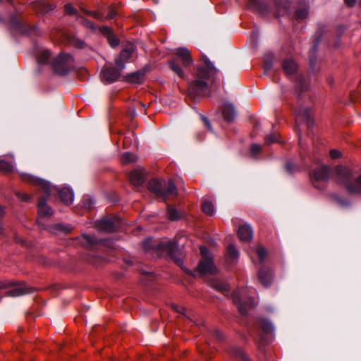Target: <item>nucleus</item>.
<instances>
[{"mask_svg": "<svg viewBox=\"0 0 361 361\" xmlns=\"http://www.w3.org/2000/svg\"><path fill=\"white\" fill-rule=\"evenodd\" d=\"M203 62L204 65L198 68L194 80L188 85V95L193 99L206 95L209 86L214 83L219 74L218 70L207 57L203 56Z\"/></svg>", "mask_w": 361, "mask_h": 361, "instance_id": "f257e3e1", "label": "nucleus"}, {"mask_svg": "<svg viewBox=\"0 0 361 361\" xmlns=\"http://www.w3.org/2000/svg\"><path fill=\"white\" fill-rule=\"evenodd\" d=\"M336 180L344 185L350 193H361V175L355 178L353 172L345 166L336 168Z\"/></svg>", "mask_w": 361, "mask_h": 361, "instance_id": "f03ea898", "label": "nucleus"}, {"mask_svg": "<svg viewBox=\"0 0 361 361\" xmlns=\"http://www.w3.org/2000/svg\"><path fill=\"white\" fill-rule=\"evenodd\" d=\"M148 189L157 197L168 198L175 196L177 190L171 180H151L148 183Z\"/></svg>", "mask_w": 361, "mask_h": 361, "instance_id": "7ed1b4c3", "label": "nucleus"}, {"mask_svg": "<svg viewBox=\"0 0 361 361\" xmlns=\"http://www.w3.org/2000/svg\"><path fill=\"white\" fill-rule=\"evenodd\" d=\"M202 259L200 261L197 269L193 272L185 269V271L189 274L195 276L197 273L200 274H214L216 272V268L214 264L213 259L210 257L209 250L205 246L200 247Z\"/></svg>", "mask_w": 361, "mask_h": 361, "instance_id": "20e7f679", "label": "nucleus"}, {"mask_svg": "<svg viewBox=\"0 0 361 361\" xmlns=\"http://www.w3.org/2000/svg\"><path fill=\"white\" fill-rule=\"evenodd\" d=\"M330 176V169L326 165L317 167L310 174L313 185L319 190L324 188V183Z\"/></svg>", "mask_w": 361, "mask_h": 361, "instance_id": "39448f33", "label": "nucleus"}, {"mask_svg": "<svg viewBox=\"0 0 361 361\" xmlns=\"http://www.w3.org/2000/svg\"><path fill=\"white\" fill-rule=\"evenodd\" d=\"M72 64L73 58L68 54H61L52 61L54 71L59 75L67 74Z\"/></svg>", "mask_w": 361, "mask_h": 361, "instance_id": "423d86ee", "label": "nucleus"}, {"mask_svg": "<svg viewBox=\"0 0 361 361\" xmlns=\"http://www.w3.org/2000/svg\"><path fill=\"white\" fill-rule=\"evenodd\" d=\"M233 300L242 314H246L247 308L252 307L255 305V299L252 298H247L244 290L235 291L233 294Z\"/></svg>", "mask_w": 361, "mask_h": 361, "instance_id": "0eeeda50", "label": "nucleus"}, {"mask_svg": "<svg viewBox=\"0 0 361 361\" xmlns=\"http://www.w3.org/2000/svg\"><path fill=\"white\" fill-rule=\"evenodd\" d=\"M78 240L79 243H80L82 246L87 247H92L95 245L101 244L104 245V247L114 249L115 247L114 245V242L111 239H97L95 237L87 235V234H82L81 236L78 237Z\"/></svg>", "mask_w": 361, "mask_h": 361, "instance_id": "6e6552de", "label": "nucleus"}, {"mask_svg": "<svg viewBox=\"0 0 361 361\" xmlns=\"http://www.w3.org/2000/svg\"><path fill=\"white\" fill-rule=\"evenodd\" d=\"M32 288L28 287L25 283L13 286L8 289H6V284L1 281V297L3 295L13 297L20 296L32 293Z\"/></svg>", "mask_w": 361, "mask_h": 361, "instance_id": "1a4fd4ad", "label": "nucleus"}, {"mask_svg": "<svg viewBox=\"0 0 361 361\" xmlns=\"http://www.w3.org/2000/svg\"><path fill=\"white\" fill-rule=\"evenodd\" d=\"M121 225L120 219L116 216L104 218L97 221L96 226L100 231L111 233L115 231Z\"/></svg>", "mask_w": 361, "mask_h": 361, "instance_id": "9d476101", "label": "nucleus"}, {"mask_svg": "<svg viewBox=\"0 0 361 361\" xmlns=\"http://www.w3.org/2000/svg\"><path fill=\"white\" fill-rule=\"evenodd\" d=\"M295 114L297 122L305 123L307 128H310L313 125V119L312 118L310 109L305 106L301 104H298L295 110Z\"/></svg>", "mask_w": 361, "mask_h": 361, "instance_id": "9b49d317", "label": "nucleus"}, {"mask_svg": "<svg viewBox=\"0 0 361 361\" xmlns=\"http://www.w3.org/2000/svg\"><path fill=\"white\" fill-rule=\"evenodd\" d=\"M123 69H120L118 67L104 66L102 71V80L108 84L114 82L120 78L121 71Z\"/></svg>", "mask_w": 361, "mask_h": 361, "instance_id": "f8f14e48", "label": "nucleus"}, {"mask_svg": "<svg viewBox=\"0 0 361 361\" xmlns=\"http://www.w3.org/2000/svg\"><path fill=\"white\" fill-rule=\"evenodd\" d=\"M157 247L158 249L166 252L169 255L174 259L178 265L182 266V259L180 257H176L177 245L175 242L171 240L163 242L159 244Z\"/></svg>", "mask_w": 361, "mask_h": 361, "instance_id": "ddd939ff", "label": "nucleus"}, {"mask_svg": "<svg viewBox=\"0 0 361 361\" xmlns=\"http://www.w3.org/2000/svg\"><path fill=\"white\" fill-rule=\"evenodd\" d=\"M135 50V46L133 44H127L122 49L120 56L115 59V63L120 69L125 68V62L131 57Z\"/></svg>", "mask_w": 361, "mask_h": 361, "instance_id": "4468645a", "label": "nucleus"}, {"mask_svg": "<svg viewBox=\"0 0 361 361\" xmlns=\"http://www.w3.org/2000/svg\"><path fill=\"white\" fill-rule=\"evenodd\" d=\"M25 179V181H27L30 183H32L40 187L42 190L47 196L50 195L52 193L53 190H55V188L52 187L49 182L39 178L34 177L30 175H26Z\"/></svg>", "mask_w": 361, "mask_h": 361, "instance_id": "2eb2a0df", "label": "nucleus"}, {"mask_svg": "<svg viewBox=\"0 0 361 361\" xmlns=\"http://www.w3.org/2000/svg\"><path fill=\"white\" fill-rule=\"evenodd\" d=\"M247 8L253 11L261 14H266L269 12V5L264 0H246Z\"/></svg>", "mask_w": 361, "mask_h": 361, "instance_id": "dca6fc26", "label": "nucleus"}, {"mask_svg": "<svg viewBox=\"0 0 361 361\" xmlns=\"http://www.w3.org/2000/svg\"><path fill=\"white\" fill-rule=\"evenodd\" d=\"M176 54L179 57L183 66L187 67L192 63L189 50L185 47L178 48Z\"/></svg>", "mask_w": 361, "mask_h": 361, "instance_id": "f3484780", "label": "nucleus"}, {"mask_svg": "<svg viewBox=\"0 0 361 361\" xmlns=\"http://www.w3.org/2000/svg\"><path fill=\"white\" fill-rule=\"evenodd\" d=\"M238 235L242 241L248 242L252 238L253 231L250 225L244 224L239 226Z\"/></svg>", "mask_w": 361, "mask_h": 361, "instance_id": "a211bd4d", "label": "nucleus"}, {"mask_svg": "<svg viewBox=\"0 0 361 361\" xmlns=\"http://www.w3.org/2000/svg\"><path fill=\"white\" fill-rule=\"evenodd\" d=\"M130 183L136 186L143 183L145 180V173L142 169H135L132 171L129 175Z\"/></svg>", "mask_w": 361, "mask_h": 361, "instance_id": "6ab92c4d", "label": "nucleus"}, {"mask_svg": "<svg viewBox=\"0 0 361 361\" xmlns=\"http://www.w3.org/2000/svg\"><path fill=\"white\" fill-rule=\"evenodd\" d=\"M259 281L265 287H268L271 283V271L269 269L262 267L259 270L258 274Z\"/></svg>", "mask_w": 361, "mask_h": 361, "instance_id": "aec40b11", "label": "nucleus"}, {"mask_svg": "<svg viewBox=\"0 0 361 361\" xmlns=\"http://www.w3.org/2000/svg\"><path fill=\"white\" fill-rule=\"evenodd\" d=\"M282 68L285 73L290 75L296 72L298 69V64L293 59L288 58L283 61Z\"/></svg>", "mask_w": 361, "mask_h": 361, "instance_id": "412c9836", "label": "nucleus"}, {"mask_svg": "<svg viewBox=\"0 0 361 361\" xmlns=\"http://www.w3.org/2000/svg\"><path fill=\"white\" fill-rule=\"evenodd\" d=\"M61 200L65 204H70L74 199L73 192L69 188H63L58 191Z\"/></svg>", "mask_w": 361, "mask_h": 361, "instance_id": "4be33fe9", "label": "nucleus"}, {"mask_svg": "<svg viewBox=\"0 0 361 361\" xmlns=\"http://www.w3.org/2000/svg\"><path fill=\"white\" fill-rule=\"evenodd\" d=\"M37 207L39 217H49L53 214L51 209L46 204V200L44 199L39 200Z\"/></svg>", "mask_w": 361, "mask_h": 361, "instance_id": "5701e85b", "label": "nucleus"}, {"mask_svg": "<svg viewBox=\"0 0 361 361\" xmlns=\"http://www.w3.org/2000/svg\"><path fill=\"white\" fill-rule=\"evenodd\" d=\"M222 114L226 121H232L235 117V109L233 106L229 103L225 104L222 109Z\"/></svg>", "mask_w": 361, "mask_h": 361, "instance_id": "b1692460", "label": "nucleus"}, {"mask_svg": "<svg viewBox=\"0 0 361 361\" xmlns=\"http://www.w3.org/2000/svg\"><path fill=\"white\" fill-rule=\"evenodd\" d=\"M145 71L141 70L136 72H134L130 75H128L125 77V79L126 81L134 83V84H138L140 83L144 78L145 75Z\"/></svg>", "mask_w": 361, "mask_h": 361, "instance_id": "393cba45", "label": "nucleus"}, {"mask_svg": "<svg viewBox=\"0 0 361 361\" xmlns=\"http://www.w3.org/2000/svg\"><path fill=\"white\" fill-rule=\"evenodd\" d=\"M226 257L229 263H233L238 259V251L233 245H230L228 246Z\"/></svg>", "mask_w": 361, "mask_h": 361, "instance_id": "a878e982", "label": "nucleus"}, {"mask_svg": "<svg viewBox=\"0 0 361 361\" xmlns=\"http://www.w3.org/2000/svg\"><path fill=\"white\" fill-rule=\"evenodd\" d=\"M296 88L300 92L305 91L308 89L309 82L302 75L296 76Z\"/></svg>", "mask_w": 361, "mask_h": 361, "instance_id": "bb28decb", "label": "nucleus"}, {"mask_svg": "<svg viewBox=\"0 0 361 361\" xmlns=\"http://www.w3.org/2000/svg\"><path fill=\"white\" fill-rule=\"evenodd\" d=\"M211 286L213 288H214L224 294L226 293L229 290L228 284H226L222 281H220L219 280H213L211 282Z\"/></svg>", "mask_w": 361, "mask_h": 361, "instance_id": "cd10ccee", "label": "nucleus"}, {"mask_svg": "<svg viewBox=\"0 0 361 361\" xmlns=\"http://www.w3.org/2000/svg\"><path fill=\"white\" fill-rule=\"evenodd\" d=\"M252 252L257 256L258 261L260 263L264 262L267 254V250L262 245H257L252 249Z\"/></svg>", "mask_w": 361, "mask_h": 361, "instance_id": "c85d7f7f", "label": "nucleus"}, {"mask_svg": "<svg viewBox=\"0 0 361 361\" xmlns=\"http://www.w3.org/2000/svg\"><path fill=\"white\" fill-rule=\"evenodd\" d=\"M309 9L306 4L300 5L296 11L295 16L299 20H303L308 16Z\"/></svg>", "mask_w": 361, "mask_h": 361, "instance_id": "c756f323", "label": "nucleus"}, {"mask_svg": "<svg viewBox=\"0 0 361 361\" xmlns=\"http://www.w3.org/2000/svg\"><path fill=\"white\" fill-rule=\"evenodd\" d=\"M183 214L181 212L178 211L175 207L172 206L168 207V216L171 221H176L182 217Z\"/></svg>", "mask_w": 361, "mask_h": 361, "instance_id": "7c9ffc66", "label": "nucleus"}, {"mask_svg": "<svg viewBox=\"0 0 361 361\" xmlns=\"http://www.w3.org/2000/svg\"><path fill=\"white\" fill-rule=\"evenodd\" d=\"M202 209L207 215L212 216L215 213V209L213 204L209 201H204L202 204Z\"/></svg>", "mask_w": 361, "mask_h": 361, "instance_id": "2f4dec72", "label": "nucleus"}, {"mask_svg": "<svg viewBox=\"0 0 361 361\" xmlns=\"http://www.w3.org/2000/svg\"><path fill=\"white\" fill-rule=\"evenodd\" d=\"M1 171L9 172L13 169V160L12 158H9L8 161L6 160V157L1 159Z\"/></svg>", "mask_w": 361, "mask_h": 361, "instance_id": "473e14b6", "label": "nucleus"}, {"mask_svg": "<svg viewBox=\"0 0 361 361\" xmlns=\"http://www.w3.org/2000/svg\"><path fill=\"white\" fill-rule=\"evenodd\" d=\"M170 68L171 70L177 74L179 77L183 78L184 77V73L181 68L179 66L178 63L175 60H171L169 61Z\"/></svg>", "mask_w": 361, "mask_h": 361, "instance_id": "72a5a7b5", "label": "nucleus"}, {"mask_svg": "<svg viewBox=\"0 0 361 361\" xmlns=\"http://www.w3.org/2000/svg\"><path fill=\"white\" fill-rule=\"evenodd\" d=\"M50 53L48 50H43L41 51L37 57V61L41 64H46L49 62Z\"/></svg>", "mask_w": 361, "mask_h": 361, "instance_id": "f704fd0d", "label": "nucleus"}, {"mask_svg": "<svg viewBox=\"0 0 361 361\" xmlns=\"http://www.w3.org/2000/svg\"><path fill=\"white\" fill-rule=\"evenodd\" d=\"M260 326L262 329V330L266 333H272L274 331V326L272 324L267 320L261 321Z\"/></svg>", "mask_w": 361, "mask_h": 361, "instance_id": "c9c22d12", "label": "nucleus"}, {"mask_svg": "<svg viewBox=\"0 0 361 361\" xmlns=\"http://www.w3.org/2000/svg\"><path fill=\"white\" fill-rule=\"evenodd\" d=\"M172 308L176 312L181 314L184 315L185 317H186L187 318L190 319V316H189L188 311L185 307L179 306L178 305H172Z\"/></svg>", "mask_w": 361, "mask_h": 361, "instance_id": "e433bc0d", "label": "nucleus"}, {"mask_svg": "<svg viewBox=\"0 0 361 361\" xmlns=\"http://www.w3.org/2000/svg\"><path fill=\"white\" fill-rule=\"evenodd\" d=\"M279 8V12L283 15L288 12L290 8V2L287 1L281 4L277 5Z\"/></svg>", "mask_w": 361, "mask_h": 361, "instance_id": "4c0bfd02", "label": "nucleus"}, {"mask_svg": "<svg viewBox=\"0 0 361 361\" xmlns=\"http://www.w3.org/2000/svg\"><path fill=\"white\" fill-rule=\"evenodd\" d=\"M80 19L81 24H82L85 27H87L92 30H96L97 27L92 22L83 18H80Z\"/></svg>", "mask_w": 361, "mask_h": 361, "instance_id": "58836bf2", "label": "nucleus"}, {"mask_svg": "<svg viewBox=\"0 0 361 361\" xmlns=\"http://www.w3.org/2000/svg\"><path fill=\"white\" fill-rule=\"evenodd\" d=\"M235 356L240 361H250L248 356L243 350L240 349L235 350Z\"/></svg>", "mask_w": 361, "mask_h": 361, "instance_id": "ea45409f", "label": "nucleus"}, {"mask_svg": "<svg viewBox=\"0 0 361 361\" xmlns=\"http://www.w3.org/2000/svg\"><path fill=\"white\" fill-rule=\"evenodd\" d=\"M54 228L56 231H59L62 232V233H68L72 229V228L71 226H64V225L60 224H56L54 226Z\"/></svg>", "mask_w": 361, "mask_h": 361, "instance_id": "a19ab883", "label": "nucleus"}, {"mask_svg": "<svg viewBox=\"0 0 361 361\" xmlns=\"http://www.w3.org/2000/svg\"><path fill=\"white\" fill-rule=\"evenodd\" d=\"M11 23L15 29L20 32L23 31L21 23L16 17L12 18Z\"/></svg>", "mask_w": 361, "mask_h": 361, "instance_id": "79ce46f5", "label": "nucleus"}, {"mask_svg": "<svg viewBox=\"0 0 361 361\" xmlns=\"http://www.w3.org/2000/svg\"><path fill=\"white\" fill-rule=\"evenodd\" d=\"M109 43L112 47H116L118 45V39L114 37L112 34L108 35Z\"/></svg>", "mask_w": 361, "mask_h": 361, "instance_id": "37998d69", "label": "nucleus"}, {"mask_svg": "<svg viewBox=\"0 0 361 361\" xmlns=\"http://www.w3.org/2000/svg\"><path fill=\"white\" fill-rule=\"evenodd\" d=\"M123 160L124 163L133 162L135 161L134 155L126 152L123 155Z\"/></svg>", "mask_w": 361, "mask_h": 361, "instance_id": "c03bdc74", "label": "nucleus"}, {"mask_svg": "<svg viewBox=\"0 0 361 361\" xmlns=\"http://www.w3.org/2000/svg\"><path fill=\"white\" fill-rule=\"evenodd\" d=\"M261 145L257 144H253L250 147V152L252 155L255 156L261 151Z\"/></svg>", "mask_w": 361, "mask_h": 361, "instance_id": "a18cd8bd", "label": "nucleus"}, {"mask_svg": "<svg viewBox=\"0 0 361 361\" xmlns=\"http://www.w3.org/2000/svg\"><path fill=\"white\" fill-rule=\"evenodd\" d=\"M278 142V138H277L276 135L274 134L268 135L265 137V142L267 144H271V143H274V142Z\"/></svg>", "mask_w": 361, "mask_h": 361, "instance_id": "49530a36", "label": "nucleus"}, {"mask_svg": "<svg viewBox=\"0 0 361 361\" xmlns=\"http://www.w3.org/2000/svg\"><path fill=\"white\" fill-rule=\"evenodd\" d=\"M64 9H65L66 13L68 14H70V15H73L76 13V11L75 10V8L70 4H66L64 6Z\"/></svg>", "mask_w": 361, "mask_h": 361, "instance_id": "de8ad7c7", "label": "nucleus"}, {"mask_svg": "<svg viewBox=\"0 0 361 361\" xmlns=\"http://www.w3.org/2000/svg\"><path fill=\"white\" fill-rule=\"evenodd\" d=\"M87 15H90V16H92V17H94V18L97 19V20H102V15L97 12V11H85Z\"/></svg>", "mask_w": 361, "mask_h": 361, "instance_id": "09e8293b", "label": "nucleus"}, {"mask_svg": "<svg viewBox=\"0 0 361 361\" xmlns=\"http://www.w3.org/2000/svg\"><path fill=\"white\" fill-rule=\"evenodd\" d=\"M18 197L24 202H28L31 199V195L25 193H18Z\"/></svg>", "mask_w": 361, "mask_h": 361, "instance_id": "8fccbe9b", "label": "nucleus"}, {"mask_svg": "<svg viewBox=\"0 0 361 361\" xmlns=\"http://www.w3.org/2000/svg\"><path fill=\"white\" fill-rule=\"evenodd\" d=\"M330 156L332 159H338L341 156V153L337 149H331Z\"/></svg>", "mask_w": 361, "mask_h": 361, "instance_id": "3c124183", "label": "nucleus"}, {"mask_svg": "<svg viewBox=\"0 0 361 361\" xmlns=\"http://www.w3.org/2000/svg\"><path fill=\"white\" fill-rule=\"evenodd\" d=\"M100 31H101V32H102L104 35H109L111 34V30L107 26L101 27Z\"/></svg>", "mask_w": 361, "mask_h": 361, "instance_id": "603ef678", "label": "nucleus"}, {"mask_svg": "<svg viewBox=\"0 0 361 361\" xmlns=\"http://www.w3.org/2000/svg\"><path fill=\"white\" fill-rule=\"evenodd\" d=\"M334 199L338 202V204H340L341 206H346V205H348V203H347L346 201L342 200L341 198L338 197L336 195H334Z\"/></svg>", "mask_w": 361, "mask_h": 361, "instance_id": "864d4df0", "label": "nucleus"}, {"mask_svg": "<svg viewBox=\"0 0 361 361\" xmlns=\"http://www.w3.org/2000/svg\"><path fill=\"white\" fill-rule=\"evenodd\" d=\"M75 46L78 48H82L84 47V42L80 40V39H75L73 42Z\"/></svg>", "mask_w": 361, "mask_h": 361, "instance_id": "5fc2aeb1", "label": "nucleus"}, {"mask_svg": "<svg viewBox=\"0 0 361 361\" xmlns=\"http://www.w3.org/2000/svg\"><path fill=\"white\" fill-rule=\"evenodd\" d=\"M294 165L290 162H287L286 164V169L288 172L291 173L293 171Z\"/></svg>", "mask_w": 361, "mask_h": 361, "instance_id": "6e6d98bb", "label": "nucleus"}, {"mask_svg": "<svg viewBox=\"0 0 361 361\" xmlns=\"http://www.w3.org/2000/svg\"><path fill=\"white\" fill-rule=\"evenodd\" d=\"M116 15V11L114 9H111L106 18L107 19H112V18H115Z\"/></svg>", "mask_w": 361, "mask_h": 361, "instance_id": "4d7b16f0", "label": "nucleus"}, {"mask_svg": "<svg viewBox=\"0 0 361 361\" xmlns=\"http://www.w3.org/2000/svg\"><path fill=\"white\" fill-rule=\"evenodd\" d=\"M202 120H203L206 127L207 128V129L209 130H212V126H211L209 121H208V119L207 118L202 116Z\"/></svg>", "mask_w": 361, "mask_h": 361, "instance_id": "13d9d810", "label": "nucleus"}, {"mask_svg": "<svg viewBox=\"0 0 361 361\" xmlns=\"http://www.w3.org/2000/svg\"><path fill=\"white\" fill-rule=\"evenodd\" d=\"M319 39H317L314 42V43L313 46H312V50L310 51V53H311V54H314V53L316 51L317 46V45H318V44H319Z\"/></svg>", "mask_w": 361, "mask_h": 361, "instance_id": "bf43d9fd", "label": "nucleus"}, {"mask_svg": "<svg viewBox=\"0 0 361 361\" xmlns=\"http://www.w3.org/2000/svg\"><path fill=\"white\" fill-rule=\"evenodd\" d=\"M345 3L348 6H353L356 3L357 0H344Z\"/></svg>", "mask_w": 361, "mask_h": 361, "instance_id": "052dcab7", "label": "nucleus"}, {"mask_svg": "<svg viewBox=\"0 0 361 361\" xmlns=\"http://www.w3.org/2000/svg\"><path fill=\"white\" fill-rule=\"evenodd\" d=\"M149 240H146V241H145V242H144V243H143V247H144V248H145V250H149V249H150V247H149Z\"/></svg>", "mask_w": 361, "mask_h": 361, "instance_id": "680f3d73", "label": "nucleus"}, {"mask_svg": "<svg viewBox=\"0 0 361 361\" xmlns=\"http://www.w3.org/2000/svg\"><path fill=\"white\" fill-rule=\"evenodd\" d=\"M315 63V60L312 58H310V63L311 65H313Z\"/></svg>", "mask_w": 361, "mask_h": 361, "instance_id": "e2e57ef3", "label": "nucleus"}, {"mask_svg": "<svg viewBox=\"0 0 361 361\" xmlns=\"http://www.w3.org/2000/svg\"><path fill=\"white\" fill-rule=\"evenodd\" d=\"M83 206L85 207H88V208H90L91 207V203H90V204H85V202L83 203Z\"/></svg>", "mask_w": 361, "mask_h": 361, "instance_id": "0e129e2a", "label": "nucleus"}, {"mask_svg": "<svg viewBox=\"0 0 361 361\" xmlns=\"http://www.w3.org/2000/svg\"><path fill=\"white\" fill-rule=\"evenodd\" d=\"M251 257L252 259V261L255 263V259H254V257H253L252 254H251Z\"/></svg>", "mask_w": 361, "mask_h": 361, "instance_id": "69168bd1", "label": "nucleus"}, {"mask_svg": "<svg viewBox=\"0 0 361 361\" xmlns=\"http://www.w3.org/2000/svg\"><path fill=\"white\" fill-rule=\"evenodd\" d=\"M340 28H341V32H343V31H344V28H343V27H341Z\"/></svg>", "mask_w": 361, "mask_h": 361, "instance_id": "338daca9", "label": "nucleus"}, {"mask_svg": "<svg viewBox=\"0 0 361 361\" xmlns=\"http://www.w3.org/2000/svg\"><path fill=\"white\" fill-rule=\"evenodd\" d=\"M7 1L10 2L11 0H7Z\"/></svg>", "mask_w": 361, "mask_h": 361, "instance_id": "774afa93", "label": "nucleus"}]
</instances>
